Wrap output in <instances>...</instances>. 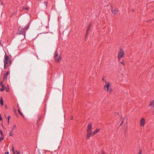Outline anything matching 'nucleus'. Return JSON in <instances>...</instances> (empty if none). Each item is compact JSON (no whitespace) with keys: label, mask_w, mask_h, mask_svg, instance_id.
<instances>
[{"label":"nucleus","mask_w":154,"mask_h":154,"mask_svg":"<svg viewBox=\"0 0 154 154\" xmlns=\"http://www.w3.org/2000/svg\"><path fill=\"white\" fill-rule=\"evenodd\" d=\"M132 11H133V12H134V9H133L132 10Z\"/></svg>","instance_id":"obj_44"},{"label":"nucleus","mask_w":154,"mask_h":154,"mask_svg":"<svg viewBox=\"0 0 154 154\" xmlns=\"http://www.w3.org/2000/svg\"><path fill=\"white\" fill-rule=\"evenodd\" d=\"M18 112L19 113V114L21 116H22L24 118V117L23 116V115L22 113V112H20V110L19 109H18Z\"/></svg>","instance_id":"obj_18"},{"label":"nucleus","mask_w":154,"mask_h":154,"mask_svg":"<svg viewBox=\"0 0 154 154\" xmlns=\"http://www.w3.org/2000/svg\"><path fill=\"white\" fill-rule=\"evenodd\" d=\"M38 154H41V153L40 152V150H38Z\"/></svg>","instance_id":"obj_35"},{"label":"nucleus","mask_w":154,"mask_h":154,"mask_svg":"<svg viewBox=\"0 0 154 154\" xmlns=\"http://www.w3.org/2000/svg\"><path fill=\"white\" fill-rule=\"evenodd\" d=\"M112 88H109V89L108 91H109L110 92H111L112 91Z\"/></svg>","instance_id":"obj_26"},{"label":"nucleus","mask_w":154,"mask_h":154,"mask_svg":"<svg viewBox=\"0 0 154 154\" xmlns=\"http://www.w3.org/2000/svg\"><path fill=\"white\" fill-rule=\"evenodd\" d=\"M44 4H45L46 7L47 8V5L48 4V2L45 1L44 2Z\"/></svg>","instance_id":"obj_24"},{"label":"nucleus","mask_w":154,"mask_h":154,"mask_svg":"<svg viewBox=\"0 0 154 154\" xmlns=\"http://www.w3.org/2000/svg\"><path fill=\"white\" fill-rule=\"evenodd\" d=\"M102 80L103 81L104 80V78H103L102 79Z\"/></svg>","instance_id":"obj_45"},{"label":"nucleus","mask_w":154,"mask_h":154,"mask_svg":"<svg viewBox=\"0 0 154 154\" xmlns=\"http://www.w3.org/2000/svg\"><path fill=\"white\" fill-rule=\"evenodd\" d=\"M124 55L125 53L124 51L121 48L120 52L118 54V60H119L122 58L124 57Z\"/></svg>","instance_id":"obj_2"},{"label":"nucleus","mask_w":154,"mask_h":154,"mask_svg":"<svg viewBox=\"0 0 154 154\" xmlns=\"http://www.w3.org/2000/svg\"><path fill=\"white\" fill-rule=\"evenodd\" d=\"M111 84L109 83H108L107 84L104 86V89H105L106 88V87L107 88L106 90L108 91V89L109 88V86Z\"/></svg>","instance_id":"obj_6"},{"label":"nucleus","mask_w":154,"mask_h":154,"mask_svg":"<svg viewBox=\"0 0 154 154\" xmlns=\"http://www.w3.org/2000/svg\"><path fill=\"white\" fill-rule=\"evenodd\" d=\"M12 132L10 131V133H9V136H12L13 135V134H12Z\"/></svg>","instance_id":"obj_25"},{"label":"nucleus","mask_w":154,"mask_h":154,"mask_svg":"<svg viewBox=\"0 0 154 154\" xmlns=\"http://www.w3.org/2000/svg\"><path fill=\"white\" fill-rule=\"evenodd\" d=\"M9 152H6L5 154H9Z\"/></svg>","instance_id":"obj_40"},{"label":"nucleus","mask_w":154,"mask_h":154,"mask_svg":"<svg viewBox=\"0 0 154 154\" xmlns=\"http://www.w3.org/2000/svg\"><path fill=\"white\" fill-rule=\"evenodd\" d=\"M90 28H91L89 27L88 26L87 28V31H86V36H85V38L87 37V34H88V31L89 30V29H90Z\"/></svg>","instance_id":"obj_22"},{"label":"nucleus","mask_w":154,"mask_h":154,"mask_svg":"<svg viewBox=\"0 0 154 154\" xmlns=\"http://www.w3.org/2000/svg\"><path fill=\"white\" fill-rule=\"evenodd\" d=\"M1 42H2V41L0 40V46H2V44H1Z\"/></svg>","instance_id":"obj_36"},{"label":"nucleus","mask_w":154,"mask_h":154,"mask_svg":"<svg viewBox=\"0 0 154 154\" xmlns=\"http://www.w3.org/2000/svg\"><path fill=\"white\" fill-rule=\"evenodd\" d=\"M5 108L6 109H7V105H6L5 106Z\"/></svg>","instance_id":"obj_42"},{"label":"nucleus","mask_w":154,"mask_h":154,"mask_svg":"<svg viewBox=\"0 0 154 154\" xmlns=\"http://www.w3.org/2000/svg\"><path fill=\"white\" fill-rule=\"evenodd\" d=\"M142 153V151L141 149H140L138 154H141Z\"/></svg>","instance_id":"obj_29"},{"label":"nucleus","mask_w":154,"mask_h":154,"mask_svg":"<svg viewBox=\"0 0 154 154\" xmlns=\"http://www.w3.org/2000/svg\"><path fill=\"white\" fill-rule=\"evenodd\" d=\"M0 133L1 134V140H3L4 138V135L2 131L1 130H0Z\"/></svg>","instance_id":"obj_11"},{"label":"nucleus","mask_w":154,"mask_h":154,"mask_svg":"<svg viewBox=\"0 0 154 154\" xmlns=\"http://www.w3.org/2000/svg\"><path fill=\"white\" fill-rule=\"evenodd\" d=\"M100 129L97 128L94 131L92 132V136H93L96 134L100 131Z\"/></svg>","instance_id":"obj_7"},{"label":"nucleus","mask_w":154,"mask_h":154,"mask_svg":"<svg viewBox=\"0 0 154 154\" xmlns=\"http://www.w3.org/2000/svg\"><path fill=\"white\" fill-rule=\"evenodd\" d=\"M1 4H2V5H3V3L2 2Z\"/></svg>","instance_id":"obj_51"},{"label":"nucleus","mask_w":154,"mask_h":154,"mask_svg":"<svg viewBox=\"0 0 154 154\" xmlns=\"http://www.w3.org/2000/svg\"><path fill=\"white\" fill-rule=\"evenodd\" d=\"M4 69H7L8 68V66H9V64L8 63V62H7V63H6L5 64V63H4Z\"/></svg>","instance_id":"obj_12"},{"label":"nucleus","mask_w":154,"mask_h":154,"mask_svg":"<svg viewBox=\"0 0 154 154\" xmlns=\"http://www.w3.org/2000/svg\"><path fill=\"white\" fill-rule=\"evenodd\" d=\"M145 119L144 118H142L141 119L140 121V125L141 126L143 127L145 124Z\"/></svg>","instance_id":"obj_4"},{"label":"nucleus","mask_w":154,"mask_h":154,"mask_svg":"<svg viewBox=\"0 0 154 154\" xmlns=\"http://www.w3.org/2000/svg\"><path fill=\"white\" fill-rule=\"evenodd\" d=\"M111 8L112 9H112H113V6L112 5H111Z\"/></svg>","instance_id":"obj_38"},{"label":"nucleus","mask_w":154,"mask_h":154,"mask_svg":"<svg viewBox=\"0 0 154 154\" xmlns=\"http://www.w3.org/2000/svg\"><path fill=\"white\" fill-rule=\"evenodd\" d=\"M1 125H2V127H3V128H4V127H3V124H1Z\"/></svg>","instance_id":"obj_48"},{"label":"nucleus","mask_w":154,"mask_h":154,"mask_svg":"<svg viewBox=\"0 0 154 154\" xmlns=\"http://www.w3.org/2000/svg\"><path fill=\"white\" fill-rule=\"evenodd\" d=\"M117 114H119V113L118 112H117L116 113Z\"/></svg>","instance_id":"obj_49"},{"label":"nucleus","mask_w":154,"mask_h":154,"mask_svg":"<svg viewBox=\"0 0 154 154\" xmlns=\"http://www.w3.org/2000/svg\"><path fill=\"white\" fill-rule=\"evenodd\" d=\"M87 134L86 135V139H89L90 138V137L92 134V132H87Z\"/></svg>","instance_id":"obj_8"},{"label":"nucleus","mask_w":154,"mask_h":154,"mask_svg":"<svg viewBox=\"0 0 154 154\" xmlns=\"http://www.w3.org/2000/svg\"><path fill=\"white\" fill-rule=\"evenodd\" d=\"M4 58L5 59H4V62L5 64L7 62H8L9 59L8 56L7 55L6 53L5 56Z\"/></svg>","instance_id":"obj_5"},{"label":"nucleus","mask_w":154,"mask_h":154,"mask_svg":"<svg viewBox=\"0 0 154 154\" xmlns=\"http://www.w3.org/2000/svg\"><path fill=\"white\" fill-rule=\"evenodd\" d=\"M0 102L1 105L2 106L3 105V101L2 99V97H1L0 99Z\"/></svg>","instance_id":"obj_17"},{"label":"nucleus","mask_w":154,"mask_h":154,"mask_svg":"<svg viewBox=\"0 0 154 154\" xmlns=\"http://www.w3.org/2000/svg\"><path fill=\"white\" fill-rule=\"evenodd\" d=\"M151 21V20H147V21H147V23H148V22H149V21Z\"/></svg>","instance_id":"obj_43"},{"label":"nucleus","mask_w":154,"mask_h":154,"mask_svg":"<svg viewBox=\"0 0 154 154\" xmlns=\"http://www.w3.org/2000/svg\"><path fill=\"white\" fill-rule=\"evenodd\" d=\"M111 11L112 14L115 15L118 13V9H114V10L112 9V10H111Z\"/></svg>","instance_id":"obj_9"},{"label":"nucleus","mask_w":154,"mask_h":154,"mask_svg":"<svg viewBox=\"0 0 154 154\" xmlns=\"http://www.w3.org/2000/svg\"><path fill=\"white\" fill-rule=\"evenodd\" d=\"M12 150L13 152V153L14 154H15V152H14V146H13V147H12Z\"/></svg>","instance_id":"obj_28"},{"label":"nucleus","mask_w":154,"mask_h":154,"mask_svg":"<svg viewBox=\"0 0 154 154\" xmlns=\"http://www.w3.org/2000/svg\"><path fill=\"white\" fill-rule=\"evenodd\" d=\"M29 23H28L27 26L26 28H21L20 26L18 28L17 33L19 35L22 34L23 35V39H24L25 37L26 31L29 28Z\"/></svg>","instance_id":"obj_1"},{"label":"nucleus","mask_w":154,"mask_h":154,"mask_svg":"<svg viewBox=\"0 0 154 154\" xmlns=\"http://www.w3.org/2000/svg\"><path fill=\"white\" fill-rule=\"evenodd\" d=\"M121 63L122 64L123 66H124L125 65V63H124V61L123 60L122 62H121Z\"/></svg>","instance_id":"obj_33"},{"label":"nucleus","mask_w":154,"mask_h":154,"mask_svg":"<svg viewBox=\"0 0 154 154\" xmlns=\"http://www.w3.org/2000/svg\"><path fill=\"white\" fill-rule=\"evenodd\" d=\"M2 140H1V137H0V142H2Z\"/></svg>","instance_id":"obj_47"},{"label":"nucleus","mask_w":154,"mask_h":154,"mask_svg":"<svg viewBox=\"0 0 154 154\" xmlns=\"http://www.w3.org/2000/svg\"><path fill=\"white\" fill-rule=\"evenodd\" d=\"M55 56H54V58L55 60H56V59L58 57V54L57 52V51H56L55 52Z\"/></svg>","instance_id":"obj_14"},{"label":"nucleus","mask_w":154,"mask_h":154,"mask_svg":"<svg viewBox=\"0 0 154 154\" xmlns=\"http://www.w3.org/2000/svg\"><path fill=\"white\" fill-rule=\"evenodd\" d=\"M0 120L2 121V117L1 114H0Z\"/></svg>","instance_id":"obj_34"},{"label":"nucleus","mask_w":154,"mask_h":154,"mask_svg":"<svg viewBox=\"0 0 154 154\" xmlns=\"http://www.w3.org/2000/svg\"><path fill=\"white\" fill-rule=\"evenodd\" d=\"M106 83H107V82L106 81Z\"/></svg>","instance_id":"obj_52"},{"label":"nucleus","mask_w":154,"mask_h":154,"mask_svg":"<svg viewBox=\"0 0 154 154\" xmlns=\"http://www.w3.org/2000/svg\"><path fill=\"white\" fill-rule=\"evenodd\" d=\"M16 128V125H14L12 127L11 131H13L14 130V129H15Z\"/></svg>","instance_id":"obj_20"},{"label":"nucleus","mask_w":154,"mask_h":154,"mask_svg":"<svg viewBox=\"0 0 154 154\" xmlns=\"http://www.w3.org/2000/svg\"><path fill=\"white\" fill-rule=\"evenodd\" d=\"M16 152L17 153V154H20V152L17 150H16Z\"/></svg>","instance_id":"obj_31"},{"label":"nucleus","mask_w":154,"mask_h":154,"mask_svg":"<svg viewBox=\"0 0 154 154\" xmlns=\"http://www.w3.org/2000/svg\"><path fill=\"white\" fill-rule=\"evenodd\" d=\"M10 73V71L8 70L5 74H4V78L7 79L8 75Z\"/></svg>","instance_id":"obj_10"},{"label":"nucleus","mask_w":154,"mask_h":154,"mask_svg":"<svg viewBox=\"0 0 154 154\" xmlns=\"http://www.w3.org/2000/svg\"><path fill=\"white\" fill-rule=\"evenodd\" d=\"M154 100H153L152 101H151L150 102V104H149V106H152L153 107H154V105H153V106H152V105L153 104H154Z\"/></svg>","instance_id":"obj_16"},{"label":"nucleus","mask_w":154,"mask_h":154,"mask_svg":"<svg viewBox=\"0 0 154 154\" xmlns=\"http://www.w3.org/2000/svg\"><path fill=\"white\" fill-rule=\"evenodd\" d=\"M40 118H39L37 120V123H38V122L40 121Z\"/></svg>","instance_id":"obj_37"},{"label":"nucleus","mask_w":154,"mask_h":154,"mask_svg":"<svg viewBox=\"0 0 154 154\" xmlns=\"http://www.w3.org/2000/svg\"><path fill=\"white\" fill-rule=\"evenodd\" d=\"M17 107H18V108H19V105H18V104H17Z\"/></svg>","instance_id":"obj_46"},{"label":"nucleus","mask_w":154,"mask_h":154,"mask_svg":"<svg viewBox=\"0 0 154 154\" xmlns=\"http://www.w3.org/2000/svg\"><path fill=\"white\" fill-rule=\"evenodd\" d=\"M47 152V151H45L44 152Z\"/></svg>","instance_id":"obj_50"},{"label":"nucleus","mask_w":154,"mask_h":154,"mask_svg":"<svg viewBox=\"0 0 154 154\" xmlns=\"http://www.w3.org/2000/svg\"><path fill=\"white\" fill-rule=\"evenodd\" d=\"M0 84L2 86V85H3V82H1L0 83Z\"/></svg>","instance_id":"obj_41"},{"label":"nucleus","mask_w":154,"mask_h":154,"mask_svg":"<svg viewBox=\"0 0 154 154\" xmlns=\"http://www.w3.org/2000/svg\"><path fill=\"white\" fill-rule=\"evenodd\" d=\"M123 121H122L121 122V124H120V125H121L122 124H123Z\"/></svg>","instance_id":"obj_39"},{"label":"nucleus","mask_w":154,"mask_h":154,"mask_svg":"<svg viewBox=\"0 0 154 154\" xmlns=\"http://www.w3.org/2000/svg\"><path fill=\"white\" fill-rule=\"evenodd\" d=\"M8 62L9 63H8L9 64H10V65L11 64V60H9L8 61Z\"/></svg>","instance_id":"obj_32"},{"label":"nucleus","mask_w":154,"mask_h":154,"mask_svg":"<svg viewBox=\"0 0 154 154\" xmlns=\"http://www.w3.org/2000/svg\"><path fill=\"white\" fill-rule=\"evenodd\" d=\"M92 128V124L91 122H90L87 127V132H92L91 130Z\"/></svg>","instance_id":"obj_3"},{"label":"nucleus","mask_w":154,"mask_h":154,"mask_svg":"<svg viewBox=\"0 0 154 154\" xmlns=\"http://www.w3.org/2000/svg\"><path fill=\"white\" fill-rule=\"evenodd\" d=\"M92 23H89L88 26L89 27L91 28V26H92Z\"/></svg>","instance_id":"obj_30"},{"label":"nucleus","mask_w":154,"mask_h":154,"mask_svg":"<svg viewBox=\"0 0 154 154\" xmlns=\"http://www.w3.org/2000/svg\"><path fill=\"white\" fill-rule=\"evenodd\" d=\"M61 58L60 56L58 58H57L56 60H55L56 62L57 63L59 62L61 60Z\"/></svg>","instance_id":"obj_15"},{"label":"nucleus","mask_w":154,"mask_h":154,"mask_svg":"<svg viewBox=\"0 0 154 154\" xmlns=\"http://www.w3.org/2000/svg\"><path fill=\"white\" fill-rule=\"evenodd\" d=\"M90 28H91L89 27L88 26L87 28V31H86V36H85V38L87 37V34H88V31L89 30V29H90Z\"/></svg>","instance_id":"obj_21"},{"label":"nucleus","mask_w":154,"mask_h":154,"mask_svg":"<svg viewBox=\"0 0 154 154\" xmlns=\"http://www.w3.org/2000/svg\"><path fill=\"white\" fill-rule=\"evenodd\" d=\"M101 154H105V151L103 150H101Z\"/></svg>","instance_id":"obj_27"},{"label":"nucleus","mask_w":154,"mask_h":154,"mask_svg":"<svg viewBox=\"0 0 154 154\" xmlns=\"http://www.w3.org/2000/svg\"><path fill=\"white\" fill-rule=\"evenodd\" d=\"M2 87L0 89V90L1 92H2L5 90L6 87L4 85H2Z\"/></svg>","instance_id":"obj_13"},{"label":"nucleus","mask_w":154,"mask_h":154,"mask_svg":"<svg viewBox=\"0 0 154 154\" xmlns=\"http://www.w3.org/2000/svg\"><path fill=\"white\" fill-rule=\"evenodd\" d=\"M10 117H11L10 116H8V117L7 118V119H8V124H9V119H10Z\"/></svg>","instance_id":"obj_23"},{"label":"nucleus","mask_w":154,"mask_h":154,"mask_svg":"<svg viewBox=\"0 0 154 154\" xmlns=\"http://www.w3.org/2000/svg\"><path fill=\"white\" fill-rule=\"evenodd\" d=\"M29 8L28 7H24V6H23V8H22V10H24L25 9H26V10H28L29 9Z\"/></svg>","instance_id":"obj_19"}]
</instances>
